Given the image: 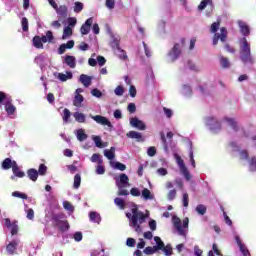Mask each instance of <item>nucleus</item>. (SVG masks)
<instances>
[{"label":"nucleus","instance_id":"nucleus-1","mask_svg":"<svg viewBox=\"0 0 256 256\" xmlns=\"http://www.w3.org/2000/svg\"><path fill=\"white\" fill-rule=\"evenodd\" d=\"M126 217L129 220V226L134 229L136 233H141L143 228L141 225L149 219V213H144L137 208H132L131 212L126 213Z\"/></svg>","mask_w":256,"mask_h":256},{"label":"nucleus","instance_id":"nucleus-2","mask_svg":"<svg viewBox=\"0 0 256 256\" xmlns=\"http://www.w3.org/2000/svg\"><path fill=\"white\" fill-rule=\"evenodd\" d=\"M116 181V187H118V195L120 197H127L129 195V190H126L125 187H129V176L127 174H120L119 176L114 177Z\"/></svg>","mask_w":256,"mask_h":256},{"label":"nucleus","instance_id":"nucleus-3","mask_svg":"<svg viewBox=\"0 0 256 256\" xmlns=\"http://www.w3.org/2000/svg\"><path fill=\"white\" fill-rule=\"evenodd\" d=\"M172 221L176 231H178V235L181 237H187V234L189 233V218H184L183 226L181 225V219L177 216H174Z\"/></svg>","mask_w":256,"mask_h":256},{"label":"nucleus","instance_id":"nucleus-4","mask_svg":"<svg viewBox=\"0 0 256 256\" xmlns=\"http://www.w3.org/2000/svg\"><path fill=\"white\" fill-rule=\"evenodd\" d=\"M183 45L184 42L181 40L180 43H175L174 46L170 49V51L167 53L169 63H175V61L181 57V53H183Z\"/></svg>","mask_w":256,"mask_h":256},{"label":"nucleus","instance_id":"nucleus-5","mask_svg":"<svg viewBox=\"0 0 256 256\" xmlns=\"http://www.w3.org/2000/svg\"><path fill=\"white\" fill-rule=\"evenodd\" d=\"M63 219L62 214H53L52 215V223L54 227H57L59 231L62 233H65L66 231H69V222L67 220H61Z\"/></svg>","mask_w":256,"mask_h":256},{"label":"nucleus","instance_id":"nucleus-6","mask_svg":"<svg viewBox=\"0 0 256 256\" xmlns=\"http://www.w3.org/2000/svg\"><path fill=\"white\" fill-rule=\"evenodd\" d=\"M223 122L226 123L228 127H231L233 131L239 133V135H241L242 137H246V139H249V133L245 132V130L241 128V126H239V123H237V120H235V118L225 117L223 119Z\"/></svg>","mask_w":256,"mask_h":256},{"label":"nucleus","instance_id":"nucleus-7","mask_svg":"<svg viewBox=\"0 0 256 256\" xmlns=\"http://www.w3.org/2000/svg\"><path fill=\"white\" fill-rule=\"evenodd\" d=\"M204 123L212 133H219L221 130V121L215 116H208L204 119Z\"/></svg>","mask_w":256,"mask_h":256},{"label":"nucleus","instance_id":"nucleus-8","mask_svg":"<svg viewBox=\"0 0 256 256\" xmlns=\"http://www.w3.org/2000/svg\"><path fill=\"white\" fill-rule=\"evenodd\" d=\"M154 241L156 245H154V249H156L158 252L163 251L164 255L171 256L173 255V248L171 247V244H167L165 246V243L163 240H161V237L155 236Z\"/></svg>","mask_w":256,"mask_h":256},{"label":"nucleus","instance_id":"nucleus-9","mask_svg":"<svg viewBox=\"0 0 256 256\" xmlns=\"http://www.w3.org/2000/svg\"><path fill=\"white\" fill-rule=\"evenodd\" d=\"M4 111L8 119H17V107L13 105V99L7 98L6 103H4Z\"/></svg>","mask_w":256,"mask_h":256},{"label":"nucleus","instance_id":"nucleus-10","mask_svg":"<svg viewBox=\"0 0 256 256\" xmlns=\"http://www.w3.org/2000/svg\"><path fill=\"white\" fill-rule=\"evenodd\" d=\"M174 159H176V163L180 169V173H182L186 181H191V173H189V170L187 169V166H185V162L183 161L181 156H179L178 154H174Z\"/></svg>","mask_w":256,"mask_h":256},{"label":"nucleus","instance_id":"nucleus-11","mask_svg":"<svg viewBox=\"0 0 256 256\" xmlns=\"http://www.w3.org/2000/svg\"><path fill=\"white\" fill-rule=\"evenodd\" d=\"M90 117L93 119V121H95V123H97L98 125H102L103 127H108L109 131H113L114 126L111 123V121L109 120V118L105 117V116H101V115H90Z\"/></svg>","mask_w":256,"mask_h":256},{"label":"nucleus","instance_id":"nucleus-12","mask_svg":"<svg viewBox=\"0 0 256 256\" xmlns=\"http://www.w3.org/2000/svg\"><path fill=\"white\" fill-rule=\"evenodd\" d=\"M108 35L110 36V47L113 50L119 49L121 47V36L117 33H113L111 30H108Z\"/></svg>","mask_w":256,"mask_h":256},{"label":"nucleus","instance_id":"nucleus-13","mask_svg":"<svg viewBox=\"0 0 256 256\" xmlns=\"http://www.w3.org/2000/svg\"><path fill=\"white\" fill-rule=\"evenodd\" d=\"M3 227H6L11 235H17V232L19 231V226L15 222H11L9 218H5L2 220Z\"/></svg>","mask_w":256,"mask_h":256},{"label":"nucleus","instance_id":"nucleus-14","mask_svg":"<svg viewBox=\"0 0 256 256\" xmlns=\"http://www.w3.org/2000/svg\"><path fill=\"white\" fill-rule=\"evenodd\" d=\"M234 239L240 249V253H242L243 256H251V253H249V249H247V246L243 243V240H241V237L238 235L237 232L233 233Z\"/></svg>","mask_w":256,"mask_h":256},{"label":"nucleus","instance_id":"nucleus-15","mask_svg":"<svg viewBox=\"0 0 256 256\" xmlns=\"http://www.w3.org/2000/svg\"><path fill=\"white\" fill-rule=\"evenodd\" d=\"M219 39L220 41H222V43H225V41H227V28L222 27L220 29V34L219 33H215L214 37H213V45H217V43H219Z\"/></svg>","mask_w":256,"mask_h":256},{"label":"nucleus","instance_id":"nucleus-16","mask_svg":"<svg viewBox=\"0 0 256 256\" xmlns=\"http://www.w3.org/2000/svg\"><path fill=\"white\" fill-rule=\"evenodd\" d=\"M130 125L134 127V129H138V131H145V129H147L145 122L139 120L137 117L130 118Z\"/></svg>","mask_w":256,"mask_h":256},{"label":"nucleus","instance_id":"nucleus-17","mask_svg":"<svg viewBox=\"0 0 256 256\" xmlns=\"http://www.w3.org/2000/svg\"><path fill=\"white\" fill-rule=\"evenodd\" d=\"M49 61H50L49 56L45 53L36 56L34 59V63L39 65V67L41 69H43V67H46V65H47V63H49Z\"/></svg>","mask_w":256,"mask_h":256},{"label":"nucleus","instance_id":"nucleus-18","mask_svg":"<svg viewBox=\"0 0 256 256\" xmlns=\"http://www.w3.org/2000/svg\"><path fill=\"white\" fill-rule=\"evenodd\" d=\"M240 60L244 65H253L255 58L251 55V52H240Z\"/></svg>","mask_w":256,"mask_h":256},{"label":"nucleus","instance_id":"nucleus-19","mask_svg":"<svg viewBox=\"0 0 256 256\" xmlns=\"http://www.w3.org/2000/svg\"><path fill=\"white\" fill-rule=\"evenodd\" d=\"M63 65H67L70 69H75L77 67V59L75 56L66 55L63 57Z\"/></svg>","mask_w":256,"mask_h":256},{"label":"nucleus","instance_id":"nucleus-20","mask_svg":"<svg viewBox=\"0 0 256 256\" xmlns=\"http://www.w3.org/2000/svg\"><path fill=\"white\" fill-rule=\"evenodd\" d=\"M92 25H93V18L90 17L85 21V23L80 28L81 35H89Z\"/></svg>","mask_w":256,"mask_h":256},{"label":"nucleus","instance_id":"nucleus-21","mask_svg":"<svg viewBox=\"0 0 256 256\" xmlns=\"http://www.w3.org/2000/svg\"><path fill=\"white\" fill-rule=\"evenodd\" d=\"M140 197L143 199V201H155V194L148 188L142 189Z\"/></svg>","mask_w":256,"mask_h":256},{"label":"nucleus","instance_id":"nucleus-22","mask_svg":"<svg viewBox=\"0 0 256 256\" xmlns=\"http://www.w3.org/2000/svg\"><path fill=\"white\" fill-rule=\"evenodd\" d=\"M13 176H11L12 181H15V177H19V179H23L25 177V172L19 169L16 161H13V168H12Z\"/></svg>","mask_w":256,"mask_h":256},{"label":"nucleus","instance_id":"nucleus-23","mask_svg":"<svg viewBox=\"0 0 256 256\" xmlns=\"http://www.w3.org/2000/svg\"><path fill=\"white\" fill-rule=\"evenodd\" d=\"M56 79H59L61 83H65V81H71L73 79V72L66 71V73H55Z\"/></svg>","mask_w":256,"mask_h":256},{"label":"nucleus","instance_id":"nucleus-24","mask_svg":"<svg viewBox=\"0 0 256 256\" xmlns=\"http://www.w3.org/2000/svg\"><path fill=\"white\" fill-rule=\"evenodd\" d=\"M78 81L86 88L91 87V83H93V77L86 74H81Z\"/></svg>","mask_w":256,"mask_h":256},{"label":"nucleus","instance_id":"nucleus-25","mask_svg":"<svg viewBox=\"0 0 256 256\" xmlns=\"http://www.w3.org/2000/svg\"><path fill=\"white\" fill-rule=\"evenodd\" d=\"M17 247H19V239L12 240L6 246V251L9 255H13L17 251Z\"/></svg>","mask_w":256,"mask_h":256},{"label":"nucleus","instance_id":"nucleus-26","mask_svg":"<svg viewBox=\"0 0 256 256\" xmlns=\"http://www.w3.org/2000/svg\"><path fill=\"white\" fill-rule=\"evenodd\" d=\"M238 27L240 29V33L244 37H249V35L251 34V30L249 29V25H247L246 22L238 21Z\"/></svg>","mask_w":256,"mask_h":256},{"label":"nucleus","instance_id":"nucleus-27","mask_svg":"<svg viewBox=\"0 0 256 256\" xmlns=\"http://www.w3.org/2000/svg\"><path fill=\"white\" fill-rule=\"evenodd\" d=\"M75 47V41L69 40L66 44H61L58 48V55H63L67 49H73Z\"/></svg>","mask_w":256,"mask_h":256},{"label":"nucleus","instance_id":"nucleus-28","mask_svg":"<svg viewBox=\"0 0 256 256\" xmlns=\"http://www.w3.org/2000/svg\"><path fill=\"white\" fill-rule=\"evenodd\" d=\"M126 137H128L129 139H136L138 142H142L145 141V139L143 138V134H141L140 132L137 131H129L126 134Z\"/></svg>","mask_w":256,"mask_h":256},{"label":"nucleus","instance_id":"nucleus-29","mask_svg":"<svg viewBox=\"0 0 256 256\" xmlns=\"http://www.w3.org/2000/svg\"><path fill=\"white\" fill-rule=\"evenodd\" d=\"M240 52H251V44L245 37L240 39Z\"/></svg>","mask_w":256,"mask_h":256},{"label":"nucleus","instance_id":"nucleus-30","mask_svg":"<svg viewBox=\"0 0 256 256\" xmlns=\"http://www.w3.org/2000/svg\"><path fill=\"white\" fill-rule=\"evenodd\" d=\"M56 13H57L59 19H66L67 13H68L67 6H65V5L59 6V7L56 9Z\"/></svg>","mask_w":256,"mask_h":256},{"label":"nucleus","instance_id":"nucleus-31","mask_svg":"<svg viewBox=\"0 0 256 256\" xmlns=\"http://www.w3.org/2000/svg\"><path fill=\"white\" fill-rule=\"evenodd\" d=\"M75 135L80 143H83V141H87V137H89L87 133H85V130L83 128L76 130Z\"/></svg>","mask_w":256,"mask_h":256},{"label":"nucleus","instance_id":"nucleus-32","mask_svg":"<svg viewBox=\"0 0 256 256\" xmlns=\"http://www.w3.org/2000/svg\"><path fill=\"white\" fill-rule=\"evenodd\" d=\"M27 175H28V179H30V181H37V179H39V172L35 169V168H31L27 171Z\"/></svg>","mask_w":256,"mask_h":256},{"label":"nucleus","instance_id":"nucleus-33","mask_svg":"<svg viewBox=\"0 0 256 256\" xmlns=\"http://www.w3.org/2000/svg\"><path fill=\"white\" fill-rule=\"evenodd\" d=\"M89 219L92 223H97V225H99V223H101V214L97 212H90Z\"/></svg>","mask_w":256,"mask_h":256},{"label":"nucleus","instance_id":"nucleus-34","mask_svg":"<svg viewBox=\"0 0 256 256\" xmlns=\"http://www.w3.org/2000/svg\"><path fill=\"white\" fill-rule=\"evenodd\" d=\"M73 117L77 123H85L87 121V116L81 112H74Z\"/></svg>","mask_w":256,"mask_h":256},{"label":"nucleus","instance_id":"nucleus-35","mask_svg":"<svg viewBox=\"0 0 256 256\" xmlns=\"http://www.w3.org/2000/svg\"><path fill=\"white\" fill-rule=\"evenodd\" d=\"M104 157H107L109 161H113L115 159V147L112 146L110 149H105Z\"/></svg>","mask_w":256,"mask_h":256},{"label":"nucleus","instance_id":"nucleus-36","mask_svg":"<svg viewBox=\"0 0 256 256\" xmlns=\"http://www.w3.org/2000/svg\"><path fill=\"white\" fill-rule=\"evenodd\" d=\"M24 211H25L26 217H27V219H29V221H33V219H35V211H33L32 208H29V206H27V204H25V206H24Z\"/></svg>","mask_w":256,"mask_h":256},{"label":"nucleus","instance_id":"nucleus-37","mask_svg":"<svg viewBox=\"0 0 256 256\" xmlns=\"http://www.w3.org/2000/svg\"><path fill=\"white\" fill-rule=\"evenodd\" d=\"M181 93L184 95V97H191L193 95V89L189 85L184 84L182 86Z\"/></svg>","mask_w":256,"mask_h":256},{"label":"nucleus","instance_id":"nucleus-38","mask_svg":"<svg viewBox=\"0 0 256 256\" xmlns=\"http://www.w3.org/2000/svg\"><path fill=\"white\" fill-rule=\"evenodd\" d=\"M110 166L112 169H117L118 171H125L127 169V166L121 162H110Z\"/></svg>","mask_w":256,"mask_h":256},{"label":"nucleus","instance_id":"nucleus-39","mask_svg":"<svg viewBox=\"0 0 256 256\" xmlns=\"http://www.w3.org/2000/svg\"><path fill=\"white\" fill-rule=\"evenodd\" d=\"M207 5L210 9H213V0H202L198 6L199 11H203Z\"/></svg>","mask_w":256,"mask_h":256},{"label":"nucleus","instance_id":"nucleus-40","mask_svg":"<svg viewBox=\"0 0 256 256\" xmlns=\"http://www.w3.org/2000/svg\"><path fill=\"white\" fill-rule=\"evenodd\" d=\"M115 53L117 55V57H119L122 61H127L128 57H127V52H125V50L120 48H116Z\"/></svg>","mask_w":256,"mask_h":256},{"label":"nucleus","instance_id":"nucleus-41","mask_svg":"<svg viewBox=\"0 0 256 256\" xmlns=\"http://www.w3.org/2000/svg\"><path fill=\"white\" fill-rule=\"evenodd\" d=\"M13 169V161L11 160V158H6L3 162H2V169L4 171H7L9 169Z\"/></svg>","mask_w":256,"mask_h":256},{"label":"nucleus","instance_id":"nucleus-42","mask_svg":"<svg viewBox=\"0 0 256 256\" xmlns=\"http://www.w3.org/2000/svg\"><path fill=\"white\" fill-rule=\"evenodd\" d=\"M188 145L190 146V149H189L190 163H191V166L193 167V169H195V158L193 156V144H192L191 140H188Z\"/></svg>","mask_w":256,"mask_h":256},{"label":"nucleus","instance_id":"nucleus-43","mask_svg":"<svg viewBox=\"0 0 256 256\" xmlns=\"http://www.w3.org/2000/svg\"><path fill=\"white\" fill-rule=\"evenodd\" d=\"M32 45L33 47H35L36 49H43V42H41V38L39 36H35L32 39Z\"/></svg>","mask_w":256,"mask_h":256},{"label":"nucleus","instance_id":"nucleus-44","mask_svg":"<svg viewBox=\"0 0 256 256\" xmlns=\"http://www.w3.org/2000/svg\"><path fill=\"white\" fill-rule=\"evenodd\" d=\"M72 35H73V28H71V26H65L63 35H62V39L65 40V39L71 37Z\"/></svg>","mask_w":256,"mask_h":256},{"label":"nucleus","instance_id":"nucleus-45","mask_svg":"<svg viewBox=\"0 0 256 256\" xmlns=\"http://www.w3.org/2000/svg\"><path fill=\"white\" fill-rule=\"evenodd\" d=\"M220 65L223 69H229L231 67V62H229L228 58L220 56Z\"/></svg>","mask_w":256,"mask_h":256},{"label":"nucleus","instance_id":"nucleus-46","mask_svg":"<svg viewBox=\"0 0 256 256\" xmlns=\"http://www.w3.org/2000/svg\"><path fill=\"white\" fill-rule=\"evenodd\" d=\"M70 239H74L77 243L83 241V233L82 232H75L73 234H69Z\"/></svg>","mask_w":256,"mask_h":256},{"label":"nucleus","instance_id":"nucleus-47","mask_svg":"<svg viewBox=\"0 0 256 256\" xmlns=\"http://www.w3.org/2000/svg\"><path fill=\"white\" fill-rule=\"evenodd\" d=\"M93 141L99 149H103L107 147V145L103 144V141L101 140V136H93Z\"/></svg>","mask_w":256,"mask_h":256},{"label":"nucleus","instance_id":"nucleus-48","mask_svg":"<svg viewBox=\"0 0 256 256\" xmlns=\"http://www.w3.org/2000/svg\"><path fill=\"white\" fill-rule=\"evenodd\" d=\"M83 101H84L83 95H75L73 99L74 107H81V104L83 103Z\"/></svg>","mask_w":256,"mask_h":256},{"label":"nucleus","instance_id":"nucleus-49","mask_svg":"<svg viewBox=\"0 0 256 256\" xmlns=\"http://www.w3.org/2000/svg\"><path fill=\"white\" fill-rule=\"evenodd\" d=\"M63 208L70 214L73 213V211H75V207L73 206V204H71V202L67 200L63 201Z\"/></svg>","mask_w":256,"mask_h":256},{"label":"nucleus","instance_id":"nucleus-50","mask_svg":"<svg viewBox=\"0 0 256 256\" xmlns=\"http://www.w3.org/2000/svg\"><path fill=\"white\" fill-rule=\"evenodd\" d=\"M91 163H98V165H103V158L99 154H93L90 158Z\"/></svg>","mask_w":256,"mask_h":256},{"label":"nucleus","instance_id":"nucleus-51","mask_svg":"<svg viewBox=\"0 0 256 256\" xmlns=\"http://www.w3.org/2000/svg\"><path fill=\"white\" fill-rule=\"evenodd\" d=\"M161 141L163 143L165 153H169V145L167 144V138L165 137V133H160Z\"/></svg>","mask_w":256,"mask_h":256},{"label":"nucleus","instance_id":"nucleus-52","mask_svg":"<svg viewBox=\"0 0 256 256\" xmlns=\"http://www.w3.org/2000/svg\"><path fill=\"white\" fill-rule=\"evenodd\" d=\"M196 213H198V215H205V213H207V207L203 204L197 205Z\"/></svg>","mask_w":256,"mask_h":256},{"label":"nucleus","instance_id":"nucleus-53","mask_svg":"<svg viewBox=\"0 0 256 256\" xmlns=\"http://www.w3.org/2000/svg\"><path fill=\"white\" fill-rule=\"evenodd\" d=\"M249 163V171L255 172L256 171V157L253 156L250 160H248Z\"/></svg>","mask_w":256,"mask_h":256},{"label":"nucleus","instance_id":"nucleus-54","mask_svg":"<svg viewBox=\"0 0 256 256\" xmlns=\"http://www.w3.org/2000/svg\"><path fill=\"white\" fill-rule=\"evenodd\" d=\"M114 203L119 209H125V200H123V198H115Z\"/></svg>","mask_w":256,"mask_h":256},{"label":"nucleus","instance_id":"nucleus-55","mask_svg":"<svg viewBox=\"0 0 256 256\" xmlns=\"http://www.w3.org/2000/svg\"><path fill=\"white\" fill-rule=\"evenodd\" d=\"M74 189H79L81 187V174H76L74 176Z\"/></svg>","mask_w":256,"mask_h":256},{"label":"nucleus","instance_id":"nucleus-56","mask_svg":"<svg viewBox=\"0 0 256 256\" xmlns=\"http://www.w3.org/2000/svg\"><path fill=\"white\" fill-rule=\"evenodd\" d=\"M145 255H155V253H158L156 248L154 246H148L144 249Z\"/></svg>","mask_w":256,"mask_h":256},{"label":"nucleus","instance_id":"nucleus-57","mask_svg":"<svg viewBox=\"0 0 256 256\" xmlns=\"http://www.w3.org/2000/svg\"><path fill=\"white\" fill-rule=\"evenodd\" d=\"M71 118V111L69 109L65 108L63 111V121L64 123H69V119Z\"/></svg>","mask_w":256,"mask_h":256},{"label":"nucleus","instance_id":"nucleus-58","mask_svg":"<svg viewBox=\"0 0 256 256\" xmlns=\"http://www.w3.org/2000/svg\"><path fill=\"white\" fill-rule=\"evenodd\" d=\"M21 25H22V31L24 32L29 31V20H27V17L22 18Z\"/></svg>","mask_w":256,"mask_h":256},{"label":"nucleus","instance_id":"nucleus-59","mask_svg":"<svg viewBox=\"0 0 256 256\" xmlns=\"http://www.w3.org/2000/svg\"><path fill=\"white\" fill-rule=\"evenodd\" d=\"M83 3L81 2H75L74 3V13H81L83 11Z\"/></svg>","mask_w":256,"mask_h":256},{"label":"nucleus","instance_id":"nucleus-60","mask_svg":"<svg viewBox=\"0 0 256 256\" xmlns=\"http://www.w3.org/2000/svg\"><path fill=\"white\" fill-rule=\"evenodd\" d=\"M130 195H132V197H141V190L137 187H133L130 190Z\"/></svg>","mask_w":256,"mask_h":256},{"label":"nucleus","instance_id":"nucleus-61","mask_svg":"<svg viewBox=\"0 0 256 256\" xmlns=\"http://www.w3.org/2000/svg\"><path fill=\"white\" fill-rule=\"evenodd\" d=\"M96 175H105V166H103V164L96 166Z\"/></svg>","mask_w":256,"mask_h":256},{"label":"nucleus","instance_id":"nucleus-62","mask_svg":"<svg viewBox=\"0 0 256 256\" xmlns=\"http://www.w3.org/2000/svg\"><path fill=\"white\" fill-rule=\"evenodd\" d=\"M12 197H17L18 199H27V194L19 191H14Z\"/></svg>","mask_w":256,"mask_h":256},{"label":"nucleus","instance_id":"nucleus-63","mask_svg":"<svg viewBox=\"0 0 256 256\" xmlns=\"http://www.w3.org/2000/svg\"><path fill=\"white\" fill-rule=\"evenodd\" d=\"M38 175H47V166L45 164H40L38 169Z\"/></svg>","mask_w":256,"mask_h":256},{"label":"nucleus","instance_id":"nucleus-64","mask_svg":"<svg viewBox=\"0 0 256 256\" xmlns=\"http://www.w3.org/2000/svg\"><path fill=\"white\" fill-rule=\"evenodd\" d=\"M91 256H105V250L104 249L94 250L91 253Z\"/></svg>","mask_w":256,"mask_h":256}]
</instances>
